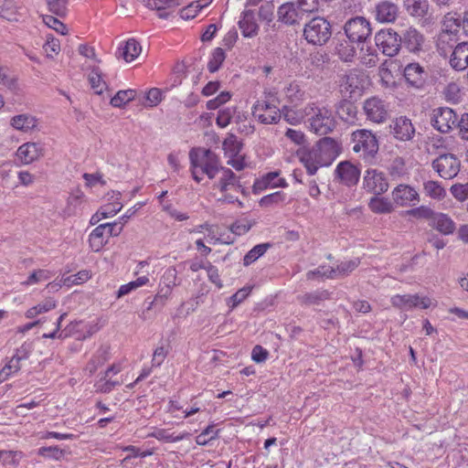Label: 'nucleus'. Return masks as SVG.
<instances>
[{
    "mask_svg": "<svg viewBox=\"0 0 468 468\" xmlns=\"http://www.w3.org/2000/svg\"><path fill=\"white\" fill-rule=\"evenodd\" d=\"M390 133L400 142L411 141L415 135L416 130L410 119L406 116L395 118L390 125Z\"/></svg>",
    "mask_w": 468,
    "mask_h": 468,
    "instance_id": "15",
    "label": "nucleus"
},
{
    "mask_svg": "<svg viewBox=\"0 0 468 468\" xmlns=\"http://www.w3.org/2000/svg\"><path fill=\"white\" fill-rule=\"evenodd\" d=\"M363 188L375 196H381L386 193L389 187L388 177L384 172L375 168L365 171L363 176Z\"/></svg>",
    "mask_w": 468,
    "mask_h": 468,
    "instance_id": "9",
    "label": "nucleus"
},
{
    "mask_svg": "<svg viewBox=\"0 0 468 468\" xmlns=\"http://www.w3.org/2000/svg\"><path fill=\"white\" fill-rule=\"evenodd\" d=\"M339 153L338 143L331 137H324L311 148L300 150L298 155L308 175L314 176L320 167L332 165Z\"/></svg>",
    "mask_w": 468,
    "mask_h": 468,
    "instance_id": "2",
    "label": "nucleus"
},
{
    "mask_svg": "<svg viewBox=\"0 0 468 468\" xmlns=\"http://www.w3.org/2000/svg\"><path fill=\"white\" fill-rule=\"evenodd\" d=\"M207 176L214 180L213 190L217 188L220 193V196L215 192L210 193V196L218 202L234 203L238 201V198L232 195L225 194L229 190L238 191L241 187L239 178L229 168L212 166L207 163Z\"/></svg>",
    "mask_w": 468,
    "mask_h": 468,
    "instance_id": "3",
    "label": "nucleus"
},
{
    "mask_svg": "<svg viewBox=\"0 0 468 468\" xmlns=\"http://www.w3.org/2000/svg\"><path fill=\"white\" fill-rule=\"evenodd\" d=\"M274 9L272 1L247 0L238 21L242 36L248 38L256 37L260 31L257 16L260 21L270 24L274 17Z\"/></svg>",
    "mask_w": 468,
    "mask_h": 468,
    "instance_id": "1",
    "label": "nucleus"
},
{
    "mask_svg": "<svg viewBox=\"0 0 468 468\" xmlns=\"http://www.w3.org/2000/svg\"><path fill=\"white\" fill-rule=\"evenodd\" d=\"M434 212L435 211L432 210L430 207L420 206L405 211V215L412 217L416 219H427L429 220L430 223L431 221Z\"/></svg>",
    "mask_w": 468,
    "mask_h": 468,
    "instance_id": "48",
    "label": "nucleus"
},
{
    "mask_svg": "<svg viewBox=\"0 0 468 468\" xmlns=\"http://www.w3.org/2000/svg\"><path fill=\"white\" fill-rule=\"evenodd\" d=\"M454 20L451 13H447L441 22V30L436 37L437 51L441 56L448 58L449 54L460 43L459 32L453 26Z\"/></svg>",
    "mask_w": 468,
    "mask_h": 468,
    "instance_id": "5",
    "label": "nucleus"
},
{
    "mask_svg": "<svg viewBox=\"0 0 468 468\" xmlns=\"http://www.w3.org/2000/svg\"><path fill=\"white\" fill-rule=\"evenodd\" d=\"M393 202L399 207L414 206L420 201L418 191L407 184L398 185L391 192Z\"/></svg>",
    "mask_w": 468,
    "mask_h": 468,
    "instance_id": "16",
    "label": "nucleus"
},
{
    "mask_svg": "<svg viewBox=\"0 0 468 468\" xmlns=\"http://www.w3.org/2000/svg\"><path fill=\"white\" fill-rule=\"evenodd\" d=\"M50 278H51V273L49 271L39 269V270L34 271L28 276V278L25 282H22V284L28 286V285H32V284H35V283H37V282H40L43 281H47Z\"/></svg>",
    "mask_w": 468,
    "mask_h": 468,
    "instance_id": "56",
    "label": "nucleus"
},
{
    "mask_svg": "<svg viewBox=\"0 0 468 468\" xmlns=\"http://www.w3.org/2000/svg\"><path fill=\"white\" fill-rule=\"evenodd\" d=\"M142 47L134 38H129L124 47L120 48L118 57H122L126 62L133 61L141 53Z\"/></svg>",
    "mask_w": 468,
    "mask_h": 468,
    "instance_id": "31",
    "label": "nucleus"
},
{
    "mask_svg": "<svg viewBox=\"0 0 468 468\" xmlns=\"http://www.w3.org/2000/svg\"><path fill=\"white\" fill-rule=\"evenodd\" d=\"M448 57L453 69L464 70L468 67V42H460Z\"/></svg>",
    "mask_w": 468,
    "mask_h": 468,
    "instance_id": "24",
    "label": "nucleus"
},
{
    "mask_svg": "<svg viewBox=\"0 0 468 468\" xmlns=\"http://www.w3.org/2000/svg\"><path fill=\"white\" fill-rule=\"evenodd\" d=\"M429 225L442 235H451L456 229L453 219L448 214L441 212H434Z\"/></svg>",
    "mask_w": 468,
    "mask_h": 468,
    "instance_id": "27",
    "label": "nucleus"
},
{
    "mask_svg": "<svg viewBox=\"0 0 468 468\" xmlns=\"http://www.w3.org/2000/svg\"><path fill=\"white\" fill-rule=\"evenodd\" d=\"M57 306L56 301L52 298H48L38 303L37 305L28 309L26 313L27 318L32 319L37 314L47 313Z\"/></svg>",
    "mask_w": 468,
    "mask_h": 468,
    "instance_id": "42",
    "label": "nucleus"
},
{
    "mask_svg": "<svg viewBox=\"0 0 468 468\" xmlns=\"http://www.w3.org/2000/svg\"><path fill=\"white\" fill-rule=\"evenodd\" d=\"M188 155L192 178L200 183L205 176V148L193 147Z\"/></svg>",
    "mask_w": 468,
    "mask_h": 468,
    "instance_id": "21",
    "label": "nucleus"
},
{
    "mask_svg": "<svg viewBox=\"0 0 468 468\" xmlns=\"http://www.w3.org/2000/svg\"><path fill=\"white\" fill-rule=\"evenodd\" d=\"M203 69L204 64L201 58L196 60L193 65H191L187 73L191 75L193 84L197 87L196 90L199 91L202 95H205V85L201 84V80L203 79Z\"/></svg>",
    "mask_w": 468,
    "mask_h": 468,
    "instance_id": "37",
    "label": "nucleus"
},
{
    "mask_svg": "<svg viewBox=\"0 0 468 468\" xmlns=\"http://www.w3.org/2000/svg\"><path fill=\"white\" fill-rule=\"evenodd\" d=\"M353 151L362 152L365 156H373L378 150L376 136L368 130H356L352 133Z\"/></svg>",
    "mask_w": 468,
    "mask_h": 468,
    "instance_id": "11",
    "label": "nucleus"
},
{
    "mask_svg": "<svg viewBox=\"0 0 468 468\" xmlns=\"http://www.w3.org/2000/svg\"><path fill=\"white\" fill-rule=\"evenodd\" d=\"M231 98L229 91H221L217 97L207 100V109L216 110L219 106L228 102Z\"/></svg>",
    "mask_w": 468,
    "mask_h": 468,
    "instance_id": "63",
    "label": "nucleus"
},
{
    "mask_svg": "<svg viewBox=\"0 0 468 468\" xmlns=\"http://www.w3.org/2000/svg\"><path fill=\"white\" fill-rule=\"evenodd\" d=\"M44 154V148L38 143H26L20 145L16 151L17 158L24 164L29 165L38 160Z\"/></svg>",
    "mask_w": 468,
    "mask_h": 468,
    "instance_id": "23",
    "label": "nucleus"
},
{
    "mask_svg": "<svg viewBox=\"0 0 468 468\" xmlns=\"http://www.w3.org/2000/svg\"><path fill=\"white\" fill-rule=\"evenodd\" d=\"M307 280H315L318 278L335 279V268L322 265L315 270L309 271L306 273Z\"/></svg>",
    "mask_w": 468,
    "mask_h": 468,
    "instance_id": "45",
    "label": "nucleus"
},
{
    "mask_svg": "<svg viewBox=\"0 0 468 468\" xmlns=\"http://www.w3.org/2000/svg\"><path fill=\"white\" fill-rule=\"evenodd\" d=\"M359 264L360 260L358 258L341 262L336 268H335V279L348 275L356 270Z\"/></svg>",
    "mask_w": 468,
    "mask_h": 468,
    "instance_id": "49",
    "label": "nucleus"
},
{
    "mask_svg": "<svg viewBox=\"0 0 468 468\" xmlns=\"http://www.w3.org/2000/svg\"><path fill=\"white\" fill-rule=\"evenodd\" d=\"M21 365L11 357L8 363L0 370V383L7 379L12 374L20 370Z\"/></svg>",
    "mask_w": 468,
    "mask_h": 468,
    "instance_id": "58",
    "label": "nucleus"
},
{
    "mask_svg": "<svg viewBox=\"0 0 468 468\" xmlns=\"http://www.w3.org/2000/svg\"><path fill=\"white\" fill-rule=\"evenodd\" d=\"M136 95L134 90H119L111 100V104L113 107H122L127 102L133 101Z\"/></svg>",
    "mask_w": 468,
    "mask_h": 468,
    "instance_id": "47",
    "label": "nucleus"
},
{
    "mask_svg": "<svg viewBox=\"0 0 468 468\" xmlns=\"http://www.w3.org/2000/svg\"><path fill=\"white\" fill-rule=\"evenodd\" d=\"M48 11L57 16H65L67 14V0H46Z\"/></svg>",
    "mask_w": 468,
    "mask_h": 468,
    "instance_id": "55",
    "label": "nucleus"
},
{
    "mask_svg": "<svg viewBox=\"0 0 468 468\" xmlns=\"http://www.w3.org/2000/svg\"><path fill=\"white\" fill-rule=\"evenodd\" d=\"M373 14L378 23L392 24L399 16V6L392 1L382 0L376 4Z\"/></svg>",
    "mask_w": 468,
    "mask_h": 468,
    "instance_id": "19",
    "label": "nucleus"
},
{
    "mask_svg": "<svg viewBox=\"0 0 468 468\" xmlns=\"http://www.w3.org/2000/svg\"><path fill=\"white\" fill-rule=\"evenodd\" d=\"M277 17L278 21L289 26L298 24L303 18L294 2L282 4L277 10Z\"/></svg>",
    "mask_w": 468,
    "mask_h": 468,
    "instance_id": "26",
    "label": "nucleus"
},
{
    "mask_svg": "<svg viewBox=\"0 0 468 468\" xmlns=\"http://www.w3.org/2000/svg\"><path fill=\"white\" fill-rule=\"evenodd\" d=\"M149 282V279L146 276H142L137 278L135 281L130 282L127 284L122 285L117 292V298H121L132 291L145 285Z\"/></svg>",
    "mask_w": 468,
    "mask_h": 468,
    "instance_id": "50",
    "label": "nucleus"
},
{
    "mask_svg": "<svg viewBox=\"0 0 468 468\" xmlns=\"http://www.w3.org/2000/svg\"><path fill=\"white\" fill-rule=\"evenodd\" d=\"M354 44H356V42H351L348 38L341 40L337 43L335 46V52L341 60L345 62L353 60L356 54Z\"/></svg>",
    "mask_w": 468,
    "mask_h": 468,
    "instance_id": "36",
    "label": "nucleus"
},
{
    "mask_svg": "<svg viewBox=\"0 0 468 468\" xmlns=\"http://www.w3.org/2000/svg\"><path fill=\"white\" fill-rule=\"evenodd\" d=\"M428 0H403V7L413 17L422 18L429 11Z\"/></svg>",
    "mask_w": 468,
    "mask_h": 468,
    "instance_id": "30",
    "label": "nucleus"
},
{
    "mask_svg": "<svg viewBox=\"0 0 468 468\" xmlns=\"http://www.w3.org/2000/svg\"><path fill=\"white\" fill-rule=\"evenodd\" d=\"M23 453L17 451H0V462L4 464L16 465Z\"/></svg>",
    "mask_w": 468,
    "mask_h": 468,
    "instance_id": "60",
    "label": "nucleus"
},
{
    "mask_svg": "<svg viewBox=\"0 0 468 468\" xmlns=\"http://www.w3.org/2000/svg\"><path fill=\"white\" fill-rule=\"evenodd\" d=\"M400 39L401 45H404V47L412 53H418L422 50L425 42L423 34L412 27L407 28L402 33Z\"/></svg>",
    "mask_w": 468,
    "mask_h": 468,
    "instance_id": "22",
    "label": "nucleus"
},
{
    "mask_svg": "<svg viewBox=\"0 0 468 468\" xmlns=\"http://www.w3.org/2000/svg\"><path fill=\"white\" fill-rule=\"evenodd\" d=\"M271 247L270 243H261L254 246L248 253L244 256L243 264L249 266L256 261L261 256H262L267 250Z\"/></svg>",
    "mask_w": 468,
    "mask_h": 468,
    "instance_id": "43",
    "label": "nucleus"
},
{
    "mask_svg": "<svg viewBox=\"0 0 468 468\" xmlns=\"http://www.w3.org/2000/svg\"><path fill=\"white\" fill-rule=\"evenodd\" d=\"M338 117L346 122H355L357 110L354 103L347 100L341 101L335 109Z\"/></svg>",
    "mask_w": 468,
    "mask_h": 468,
    "instance_id": "32",
    "label": "nucleus"
},
{
    "mask_svg": "<svg viewBox=\"0 0 468 468\" xmlns=\"http://www.w3.org/2000/svg\"><path fill=\"white\" fill-rule=\"evenodd\" d=\"M431 123L437 131L447 133L456 126L457 115L449 107H439L433 110Z\"/></svg>",
    "mask_w": 468,
    "mask_h": 468,
    "instance_id": "13",
    "label": "nucleus"
},
{
    "mask_svg": "<svg viewBox=\"0 0 468 468\" xmlns=\"http://www.w3.org/2000/svg\"><path fill=\"white\" fill-rule=\"evenodd\" d=\"M203 6L201 1L192 2L180 10V16L185 20L195 18Z\"/></svg>",
    "mask_w": 468,
    "mask_h": 468,
    "instance_id": "57",
    "label": "nucleus"
},
{
    "mask_svg": "<svg viewBox=\"0 0 468 468\" xmlns=\"http://www.w3.org/2000/svg\"><path fill=\"white\" fill-rule=\"evenodd\" d=\"M363 80L355 71H350L340 80V92L344 97L356 98L362 94Z\"/></svg>",
    "mask_w": 468,
    "mask_h": 468,
    "instance_id": "18",
    "label": "nucleus"
},
{
    "mask_svg": "<svg viewBox=\"0 0 468 468\" xmlns=\"http://www.w3.org/2000/svg\"><path fill=\"white\" fill-rule=\"evenodd\" d=\"M286 186L285 179L280 177V172L278 171L267 173L254 184V187L258 190H263L268 187H284Z\"/></svg>",
    "mask_w": 468,
    "mask_h": 468,
    "instance_id": "29",
    "label": "nucleus"
},
{
    "mask_svg": "<svg viewBox=\"0 0 468 468\" xmlns=\"http://www.w3.org/2000/svg\"><path fill=\"white\" fill-rule=\"evenodd\" d=\"M461 139L468 141V113H463L460 120L457 119L456 126Z\"/></svg>",
    "mask_w": 468,
    "mask_h": 468,
    "instance_id": "64",
    "label": "nucleus"
},
{
    "mask_svg": "<svg viewBox=\"0 0 468 468\" xmlns=\"http://www.w3.org/2000/svg\"><path fill=\"white\" fill-rule=\"evenodd\" d=\"M252 115L261 123L273 124L281 120V110L270 100L257 101L251 108Z\"/></svg>",
    "mask_w": 468,
    "mask_h": 468,
    "instance_id": "10",
    "label": "nucleus"
},
{
    "mask_svg": "<svg viewBox=\"0 0 468 468\" xmlns=\"http://www.w3.org/2000/svg\"><path fill=\"white\" fill-rule=\"evenodd\" d=\"M363 108L367 118L373 122L382 123L388 119V107L385 102L378 97H371L366 100Z\"/></svg>",
    "mask_w": 468,
    "mask_h": 468,
    "instance_id": "17",
    "label": "nucleus"
},
{
    "mask_svg": "<svg viewBox=\"0 0 468 468\" xmlns=\"http://www.w3.org/2000/svg\"><path fill=\"white\" fill-rule=\"evenodd\" d=\"M389 176L393 179H399L406 175L405 162L401 157L395 158L388 167Z\"/></svg>",
    "mask_w": 468,
    "mask_h": 468,
    "instance_id": "52",
    "label": "nucleus"
},
{
    "mask_svg": "<svg viewBox=\"0 0 468 468\" xmlns=\"http://www.w3.org/2000/svg\"><path fill=\"white\" fill-rule=\"evenodd\" d=\"M461 163L452 154H440L432 162V168L444 179L455 177L460 171Z\"/></svg>",
    "mask_w": 468,
    "mask_h": 468,
    "instance_id": "12",
    "label": "nucleus"
},
{
    "mask_svg": "<svg viewBox=\"0 0 468 468\" xmlns=\"http://www.w3.org/2000/svg\"><path fill=\"white\" fill-rule=\"evenodd\" d=\"M454 20L453 26L456 27L459 32L462 28L465 36L468 37V9L465 10L463 16L458 15L457 13L450 12Z\"/></svg>",
    "mask_w": 468,
    "mask_h": 468,
    "instance_id": "61",
    "label": "nucleus"
},
{
    "mask_svg": "<svg viewBox=\"0 0 468 468\" xmlns=\"http://www.w3.org/2000/svg\"><path fill=\"white\" fill-rule=\"evenodd\" d=\"M226 58V53L221 48H216L209 58L208 69L210 72H216Z\"/></svg>",
    "mask_w": 468,
    "mask_h": 468,
    "instance_id": "51",
    "label": "nucleus"
},
{
    "mask_svg": "<svg viewBox=\"0 0 468 468\" xmlns=\"http://www.w3.org/2000/svg\"><path fill=\"white\" fill-rule=\"evenodd\" d=\"M163 90L158 88L150 89L145 94V106L154 107L163 100Z\"/></svg>",
    "mask_w": 468,
    "mask_h": 468,
    "instance_id": "62",
    "label": "nucleus"
},
{
    "mask_svg": "<svg viewBox=\"0 0 468 468\" xmlns=\"http://www.w3.org/2000/svg\"><path fill=\"white\" fill-rule=\"evenodd\" d=\"M335 174V177L347 186L356 185L360 177V170L349 161L340 162Z\"/></svg>",
    "mask_w": 468,
    "mask_h": 468,
    "instance_id": "20",
    "label": "nucleus"
},
{
    "mask_svg": "<svg viewBox=\"0 0 468 468\" xmlns=\"http://www.w3.org/2000/svg\"><path fill=\"white\" fill-rule=\"evenodd\" d=\"M344 31L351 42L364 45L372 35L371 23L366 17L357 16L346 22Z\"/></svg>",
    "mask_w": 468,
    "mask_h": 468,
    "instance_id": "7",
    "label": "nucleus"
},
{
    "mask_svg": "<svg viewBox=\"0 0 468 468\" xmlns=\"http://www.w3.org/2000/svg\"><path fill=\"white\" fill-rule=\"evenodd\" d=\"M423 189L425 194L433 199L441 200L446 196L445 189L437 181L430 180L425 182L423 184Z\"/></svg>",
    "mask_w": 468,
    "mask_h": 468,
    "instance_id": "41",
    "label": "nucleus"
},
{
    "mask_svg": "<svg viewBox=\"0 0 468 468\" xmlns=\"http://www.w3.org/2000/svg\"><path fill=\"white\" fill-rule=\"evenodd\" d=\"M287 101L292 104L298 105L306 99V92L300 82L296 80L290 81L282 90Z\"/></svg>",
    "mask_w": 468,
    "mask_h": 468,
    "instance_id": "28",
    "label": "nucleus"
},
{
    "mask_svg": "<svg viewBox=\"0 0 468 468\" xmlns=\"http://www.w3.org/2000/svg\"><path fill=\"white\" fill-rule=\"evenodd\" d=\"M305 114L313 113L309 119L310 130L318 135H326L335 128L336 122L332 112L325 107H317L309 103L304 108Z\"/></svg>",
    "mask_w": 468,
    "mask_h": 468,
    "instance_id": "4",
    "label": "nucleus"
},
{
    "mask_svg": "<svg viewBox=\"0 0 468 468\" xmlns=\"http://www.w3.org/2000/svg\"><path fill=\"white\" fill-rule=\"evenodd\" d=\"M107 227L106 225H99L96 227L90 235L89 243L90 247L93 251H100L103 246L107 243V239H105V234Z\"/></svg>",
    "mask_w": 468,
    "mask_h": 468,
    "instance_id": "35",
    "label": "nucleus"
},
{
    "mask_svg": "<svg viewBox=\"0 0 468 468\" xmlns=\"http://www.w3.org/2000/svg\"><path fill=\"white\" fill-rule=\"evenodd\" d=\"M89 81L92 90L97 94H101L107 88L106 82L102 80L101 72L99 68H93L89 75Z\"/></svg>",
    "mask_w": 468,
    "mask_h": 468,
    "instance_id": "44",
    "label": "nucleus"
},
{
    "mask_svg": "<svg viewBox=\"0 0 468 468\" xmlns=\"http://www.w3.org/2000/svg\"><path fill=\"white\" fill-rule=\"evenodd\" d=\"M37 124V120L30 114H18L11 118L10 125L16 130L28 132Z\"/></svg>",
    "mask_w": 468,
    "mask_h": 468,
    "instance_id": "33",
    "label": "nucleus"
},
{
    "mask_svg": "<svg viewBox=\"0 0 468 468\" xmlns=\"http://www.w3.org/2000/svg\"><path fill=\"white\" fill-rule=\"evenodd\" d=\"M368 207L376 214H389L394 210L393 203L389 199L375 195L369 199Z\"/></svg>",
    "mask_w": 468,
    "mask_h": 468,
    "instance_id": "34",
    "label": "nucleus"
},
{
    "mask_svg": "<svg viewBox=\"0 0 468 468\" xmlns=\"http://www.w3.org/2000/svg\"><path fill=\"white\" fill-rule=\"evenodd\" d=\"M121 197V193H115L112 192L108 197V200H113L112 203L107 204L101 207L100 213L101 218H110L112 216L116 215L119 211H121L122 205L120 202H115L116 200H119Z\"/></svg>",
    "mask_w": 468,
    "mask_h": 468,
    "instance_id": "39",
    "label": "nucleus"
},
{
    "mask_svg": "<svg viewBox=\"0 0 468 468\" xmlns=\"http://www.w3.org/2000/svg\"><path fill=\"white\" fill-rule=\"evenodd\" d=\"M282 116L288 123L292 125L301 123L303 119V115L301 112L288 106H283L282 109L281 110V117Z\"/></svg>",
    "mask_w": 468,
    "mask_h": 468,
    "instance_id": "53",
    "label": "nucleus"
},
{
    "mask_svg": "<svg viewBox=\"0 0 468 468\" xmlns=\"http://www.w3.org/2000/svg\"><path fill=\"white\" fill-rule=\"evenodd\" d=\"M428 76L425 69L419 63H410L404 69V77L412 87L420 88Z\"/></svg>",
    "mask_w": 468,
    "mask_h": 468,
    "instance_id": "25",
    "label": "nucleus"
},
{
    "mask_svg": "<svg viewBox=\"0 0 468 468\" xmlns=\"http://www.w3.org/2000/svg\"><path fill=\"white\" fill-rule=\"evenodd\" d=\"M332 36V26L324 17L312 18L303 28L305 40L314 46H323Z\"/></svg>",
    "mask_w": 468,
    "mask_h": 468,
    "instance_id": "6",
    "label": "nucleus"
},
{
    "mask_svg": "<svg viewBox=\"0 0 468 468\" xmlns=\"http://www.w3.org/2000/svg\"><path fill=\"white\" fill-rule=\"evenodd\" d=\"M43 22L50 28H53L58 33L65 36L68 33V29L65 24L59 21L53 16L45 15L43 16Z\"/></svg>",
    "mask_w": 468,
    "mask_h": 468,
    "instance_id": "59",
    "label": "nucleus"
},
{
    "mask_svg": "<svg viewBox=\"0 0 468 468\" xmlns=\"http://www.w3.org/2000/svg\"><path fill=\"white\" fill-rule=\"evenodd\" d=\"M329 298V292L325 290L306 292L298 296V301L303 305H317Z\"/></svg>",
    "mask_w": 468,
    "mask_h": 468,
    "instance_id": "38",
    "label": "nucleus"
},
{
    "mask_svg": "<svg viewBox=\"0 0 468 468\" xmlns=\"http://www.w3.org/2000/svg\"><path fill=\"white\" fill-rule=\"evenodd\" d=\"M390 302L394 307L404 311L414 307L428 309L432 304L429 297H420L418 294H396L391 297Z\"/></svg>",
    "mask_w": 468,
    "mask_h": 468,
    "instance_id": "14",
    "label": "nucleus"
},
{
    "mask_svg": "<svg viewBox=\"0 0 468 468\" xmlns=\"http://www.w3.org/2000/svg\"><path fill=\"white\" fill-rule=\"evenodd\" d=\"M294 4L303 17L308 13L317 11L319 8L318 0H297Z\"/></svg>",
    "mask_w": 468,
    "mask_h": 468,
    "instance_id": "54",
    "label": "nucleus"
},
{
    "mask_svg": "<svg viewBox=\"0 0 468 468\" xmlns=\"http://www.w3.org/2000/svg\"><path fill=\"white\" fill-rule=\"evenodd\" d=\"M375 43L378 49L388 57L396 56L401 47L400 36L392 28L378 31L375 35Z\"/></svg>",
    "mask_w": 468,
    "mask_h": 468,
    "instance_id": "8",
    "label": "nucleus"
},
{
    "mask_svg": "<svg viewBox=\"0 0 468 468\" xmlns=\"http://www.w3.org/2000/svg\"><path fill=\"white\" fill-rule=\"evenodd\" d=\"M0 16L8 21H18L17 7L12 0H0Z\"/></svg>",
    "mask_w": 468,
    "mask_h": 468,
    "instance_id": "40",
    "label": "nucleus"
},
{
    "mask_svg": "<svg viewBox=\"0 0 468 468\" xmlns=\"http://www.w3.org/2000/svg\"><path fill=\"white\" fill-rule=\"evenodd\" d=\"M241 144L238 141L237 137L229 134L223 142L222 147L225 154L230 156H236L240 153Z\"/></svg>",
    "mask_w": 468,
    "mask_h": 468,
    "instance_id": "46",
    "label": "nucleus"
}]
</instances>
